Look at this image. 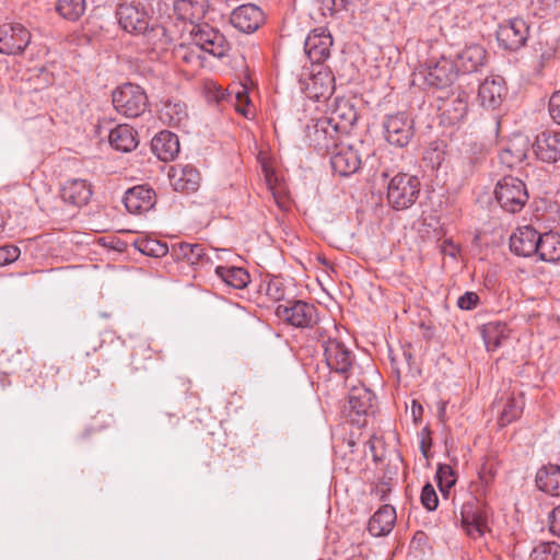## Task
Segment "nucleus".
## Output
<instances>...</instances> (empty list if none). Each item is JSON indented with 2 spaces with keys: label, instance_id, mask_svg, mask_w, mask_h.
I'll return each instance as SVG.
<instances>
[{
  "label": "nucleus",
  "instance_id": "3",
  "mask_svg": "<svg viewBox=\"0 0 560 560\" xmlns=\"http://www.w3.org/2000/svg\"><path fill=\"white\" fill-rule=\"evenodd\" d=\"M491 514V510L487 504L470 498L460 509L462 527L469 537L474 539L479 538L490 529Z\"/></svg>",
  "mask_w": 560,
  "mask_h": 560
},
{
  "label": "nucleus",
  "instance_id": "32",
  "mask_svg": "<svg viewBox=\"0 0 560 560\" xmlns=\"http://www.w3.org/2000/svg\"><path fill=\"white\" fill-rule=\"evenodd\" d=\"M173 254L177 259L186 260L191 266L203 267L211 264V259L201 244H176L173 246Z\"/></svg>",
  "mask_w": 560,
  "mask_h": 560
},
{
  "label": "nucleus",
  "instance_id": "46",
  "mask_svg": "<svg viewBox=\"0 0 560 560\" xmlns=\"http://www.w3.org/2000/svg\"><path fill=\"white\" fill-rule=\"evenodd\" d=\"M497 476V467L493 462L486 460L478 472L479 481L483 487V492L489 487V485L494 480Z\"/></svg>",
  "mask_w": 560,
  "mask_h": 560
},
{
  "label": "nucleus",
  "instance_id": "26",
  "mask_svg": "<svg viewBox=\"0 0 560 560\" xmlns=\"http://www.w3.org/2000/svg\"><path fill=\"white\" fill-rule=\"evenodd\" d=\"M60 196L66 203L80 208L92 197L91 185L85 179H69L62 185Z\"/></svg>",
  "mask_w": 560,
  "mask_h": 560
},
{
  "label": "nucleus",
  "instance_id": "1",
  "mask_svg": "<svg viewBox=\"0 0 560 560\" xmlns=\"http://www.w3.org/2000/svg\"><path fill=\"white\" fill-rule=\"evenodd\" d=\"M188 33L190 43L180 44L175 50V56L192 68L202 67L201 52L221 58L229 51L230 45L225 36L209 24L192 25Z\"/></svg>",
  "mask_w": 560,
  "mask_h": 560
},
{
  "label": "nucleus",
  "instance_id": "21",
  "mask_svg": "<svg viewBox=\"0 0 560 560\" xmlns=\"http://www.w3.org/2000/svg\"><path fill=\"white\" fill-rule=\"evenodd\" d=\"M330 154L331 167L340 176H349L360 168L361 158L359 152L349 144L340 143Z\"/></svg>",
  "mask_w": 560,
  "mask_h": 560
},
{
  "label": "nucleus",
  "instance_id": "38",
  "mask_svg": "<svg viewBox=\"0 0 560 560\" xmlns=\"http://www.w3.org/2000/svg\"><path fill=\"white\" fill-rule=\"evenodd\" d=\"M374 395L365 386H353L349 393V407L358 416L368 415L373 408Z\"/></svg>",
  "mask_w": 560,
  "mask_h": 560
},
{
  "label": "nucleus",
  "instance_id": "20",
  "mask_svg": "<svg viewBox=\"0 0 560 560\" xmlns=\"http://www.w3.org/2000/svg\"><path fill=\"white\" fill-rule=\"evenodd\" d=\"M168 178L172 187L176 191L194 192L199 188L201 177L200 173L192 165L177 164L171 166L168 171Z\"/></svg>",
  "mask_w": 560,
  "mask_h": 560
},
{
  "label": "nucleus",
  "instance_id": "48",
  "mask_svg": "<svg viewBox=\"0 0 560 560\" xmlns=\"http://www.w3.org/2000/svg\"><path fill=\"white\" fill-rule=\"evenodd\" d=\"M480 303V298L476 292L467 291L457 300V306L464 311L475 310Z\"/></svg>",
  "mask_w": 560,
  "mask_h": 560
},
{
  "label": "nucleus",
  "instance_id": "35",
  "mask_svg": "<svg viewBox=\"0 0 560 560\" xmlns=\"http://www.w3.org/2000/svg\"><path fill=\"white\" fill-rule=\"evenodd\" d=\"M160 119L172 127H186L188 121L187 107L180 101H166L160 110Z\"/></svg>",
  "mask_w": 560,
  "mask_h": 560
},
{
  "label": "nucleus",
  "instance_id": "50",
  "mask_svg": "<svg viewBox=\"0 0 560 560\" xmlns=\"http://www.w3.org/2000/svg\"><path fill=\"white\" fill-rule=\"evenodd\" d=\"M549 114L553 121L560 125V90L550 96Z\"/></svg>",
  "mask_w": 560,
  "mask_h": 560
},
{
  "label": "nucleus",
  "instance_id": "51",
  "mask_svg": "<svg viewBox=\"0 0 560 560\" xmlns=\"http://www.w3.org/2000/svg\"><path fill=\"white\" fill-rule=\"evenodd\" d=\"M549 527L552 534L560 536V504L549 514Z\"/></svg>",
  "mask_w": 560,
  "mask_h": 560
},
{
  "label": "nucleus",
  "instance_id": "27",
  "mask_svg": "<svg viewBox=\"0 0 560 560\" xmlns=\"http://www.w3.org/2000/svg\"><path fill=\"white\" fill-rule=\"evenodd\" d=\"M151 149L159 160L163 162L172 161L179 153L178 137L167 130L161 131L153 137Z\"/></svg>",
  "mask_w": 560,
  "mask_h": 560
},
{
  "label": "nucleus",
  "instance_id": "18",
  "mask_svg": "<svg viewBox=\"0 0 560 560\" xmlns=\"http://www.w3.org/2000/svg\"><path fill=\"white\" fill-rule=\"evenodd\" d=\"M156 202V195L152 188L143 185L129 188L125 192L124 203L129 213L143 214L150 211Z\"/></svg>",
  "mask_w": 560,
  "mask_h": 560
},
{
  "label": "nucleus",
  "instance_id": "57",
  "mask_svg": "<svg viewBox=\"0 0 560 560\" xmlns=\"http://www.w3.org/2000/svg\"><path fill=\"white\" fill-rule=\"evenodd\" d=\"M431 446V441H427L424 438L421 440L420 448L424 457H428V452Z\"/></svg>",
  "mask_w": 560,
  "mask_h": 560
},
{
  "label": "nucleus",
  "instance_id": "53",
  "mask_svg": "<svg viewBox=\"0 0 560 560\" xmlns=\"http://www.w3.org/2000/svg\"><path fill=\"white\" fill-rule=\"evenodd\" d=\"M267 294L275 300H280L283 296V291L277 281H270L267 285Z\"/></svg>",
  "mask_w": 560,
  "mask_h": 560
},
{
  "label": "nucleus",
  "instance_id": "59",
  "mask_svg": "<svg viewBox=\"0 0 560 560\" xmlns=\"http://www.w3.org/2000/svg\"><path fill=\"white\" fill-rule=\"evenodd\" d=\"M421 411H422V407L420 405H416V402H413L412 415L416 417L417 412L421 413Z\"/></svg>",
  "mask_w": 560,
  "mask_h": 560
},
{
  "label": "nucleus",
  "instance_id": "10",
  "mask_svg": "<svg viewBox=\"0 0 560 560\" xmlns=\"http://www.w3.org/2000/svg\"><path fill=\"white\" fill-rule=\"evenodd\" d=\"M323 348L327 366L336 373L347 376L353 365L352 352L338 338L331 336L323 340Z\"/></svg>",
  "mask_w": 560,
  "mask_h": 560
},
{
  "label": "nucleus",
  "instance_id": "28",
  "mask_svg": "<svg viewBox=\"0 0 560 560\" xmlns=\"http://www.w3.org/2000/svg\"><path fill=\"white\" fill-rule=\"evenodd\" d=\"M396 510L390 504L381 506L369 521V532L375 537L389 534L396 522Z\"/></svg>",
  "mask_w": 560,
  "mask_h": 560
},
{
  "label": "nucleus",
  "instance_id": "31",
  "mask_svg": "<svg viewBox=\"0 0 560 560\" xmlns=\"http://www.w3.org/2000/svg\"><path fill=\"white\" fill-rule=\"evenodd\" d=\"M108 140L115 150L121 152H131L139 143L136 130L127 124H120L112 129Z\"/></svg>",
  "mask_w": 560,
  "mask_h": 560
},
{
  "label": "nucleus",
  "instance_id": "19",
  "mask_svg": "<svg viewBox=\"0 0 560 560\" xmlns=\"http://www.w3.org/2000/svg\"><path fill=\"white\" fill-rule=\"evenodd\" d=\"M538 160L545 163H556L560 160V131L544 130L537 135L533 144Z\"/></svg>",
  "mask_w": 560,
  "mask_h": 560
},
{
  "label": "nucleus",
  "instance_id": "40",
  "mask_svg": "<svg viewBox=\"0 0 560 560\" xmlns=\"http://www.w3.org/2000/svg\"><path fill=\"white\" fill-rule=\"evenodd\" d=\"M228 98L233 103L236 112L245 117H249L253 112L250 109V101L246 86L238 85L229 90Z\"/></svg>",
  "mask_w": 560,
  "mask_h": 560
},
{
  "label": "nucleus",
  "instance_id": "23",
  "mask_svg": "<svg viewBox=\"0 0 560 560\" xmlns=\"http://www.w3.org/2000/svg\"><path fill=\"white\" fill-rule=\"evenodd\" d=\"M539 233L530 225L518 228L510 237L511 250L523 257L536 255Z\"/></svg>",
  "mask_w": 560,
  "mask_h": 560
},
{
  "label": "nucleus",
  "instance_id": "25",
  "mask_svg": "<svg viewBox=\"0 0 560 560\" xmlns=\"http://www.w3.org/2000/svg\"><path fill=\"white\" fill-rule=\"evenodd\" d=\"M529 140L524 136L513 137L499 153L500 163L509 168L522 164L529 152Z\"/></svg>",
  "mask_w": 560,
  "mask_h": 560
},
{
  "label": "nucleus",
  "instance_id": "37",
  "mask_svg": "<svg viewBox=\"0 0 560 560\" xmlns=\"http://www.w3.org/2000/svg\"><path fill=\"white\" fill-rule=\"evenodd\" d=\"M510 330L505 323L490 322L481 327V336L488 351H494L509 338Z\"/></svg>",
  "mask_w": 560,
  "mask_h": 560
},
{
  "label": "nucleus",
  "instance_id": "14",
  "mask_svg": "<svg viewBox=\"0 0 560 560\" xmlns=\"http://www.w3.org/2000/svg\"><path fill=\"white\" fill-rule=\"evenodd\" d=\"M335 79L324 68H319L316 72L302 73L300 83L310 98L320 100L329 96L335 89Z\"/></svg>",
  "mask_w": 560,
  "mask_h": 560
},
{
  "label": "nucleus",
  "instance_id": "34",
  "mask_svg": "<svg viewBox=\"0 0 560 560\" xmlns=\"http://www.w3.org/2000/svg\"><path fill=\"white\" fill-rule=\"evenodd\" d=\"M537 487L553 497H560V464H549L538 470L536 475Z\"/></svg>",
  "mask_w": 560,
  "mask_h": 560
},
{
  "label": "nucleus",
  "instance_id": "11",
  "mask_svg": "<svg viewBox=\"0 0 560 560\" xmlns=\"http://www.w3.org/2000/svg\"><path fill=\"white\" fill-rule=\"evenodd\" d=\"M419 75L422 77L428 86L444 89L453 83L457 72L451 59L441 57L436 61L428 62L419 71Z\"/></svg>",
  "mask_w": 560,
  "mask_h": 560
},
{
  "label": "nucleus",
  "instance_id": "56",
  "mask_svg": "<svg viewBox=\"0 0 560 560\" xmlns=\"http://www.w3.org/2000/svg\"><path fill=\"white\" fill-rule=\"evenodd\" d=\"M212 88L214 90V93H213V95L210 96L211 98L215 100L217 102H220L221 100H223L225 97L221 88H219L214 84Z\"/></svg>",
  "mask_w": 560,
  "mask_h": 560
},
{
  "label": "nucleus",
  "instance_id": "43",
  "mask_svg": "<svg viewBox=\"0 0 560 560\" xmlns=\"http://www.w3.org/2000/svg\"><path fill=\"white\" fill-rule=\"evenodd\" d=\"M136 246L142 254L151 257H163L168 253L166 243L154 238H144L136 242Z\"/></svg>",
  "mask_w": 560,
  "mask_h": 560
},
{
  "label": "nucleus",
  "instance_id": "60",
  "mask_svg": "<svg viewBox=\"0 0 560 560\" xmlns=\"http://www.w3.org/2000/svg\"><path fill=\"white\" fill-rule=\"evenodd\" d=\"M3 226H4L3 218L0 217V232L3 230Z\"/></svg>",
  "mask_w": 560,
  "mask_h": 560
},
{
  "label": "nucleus",
  "instance_id": "58",
  "mask_svg": "<svg viewBox=\"0 0 560 560\" xmlns=\"http://www.w3.org/2000/svg\"><path fill=\"white\" fill-rule=\"evenodd\" d=\"M553 54H555V50H549L547 52L541 54L540 58L542 61H547L553 56Z\"/></svg>",
  "mask_w": 560,
  "mask_h": 560
},
{
  "label": "nucleus",
  "instance_id": "17",
  "mask_svg": "<svg viewBox=\"0 0 560 560\" xmlns=\"http://www.w3.org/2000/svg\"><path fill=\"white\" fill-rule=\"evenodd\" d=\"M332 38L325 30H314L304 43V51L312 63L322 65L330 55Z\"/></svg>",
  "mask_w": 560,
  "mask_h": 560
},
{
  "label": "nucleus",
  "instance_id": "41",
  "mask_svg": "<svg viewBox=\"0 0 560 560\" xmlns=\"http://www.w3.org/2000/svg\"><path fill=\"white\" fill-rule=\"evenodd\" d=\"M58 13L69 21L79 20L85 12V0H58L56 7Z\"/></svg>",
  "mask_w": 560,
  "mask_h": 560
},
{
  "label": "nucleus",
  "instance_id": "6",
  "mask_svg": "<svg viewBox=\"0 0 560 560\" xmlns=\"http://www.w3.org/2000/svg\"><path fill=\"white\" fill-rule=\"evenodd\" d=\"M276 315L282 322L298 328L312 327L318 320L315 305L300 300L288 302V304H279L276 308Z\"/></svg>",
  "mask_w": 560,
  "mask_h": 560
},
{
  "label": "nucleus",
  "instance_id": "42",
  "mask_svg": "<svg viewBox=\"0 0 560 560\" xmlns=\"http://www.w3.org/2000/svg\"><path fill=\"white\" fill-rule=\"evenodd\" d=\"M523 407L524 401L522 396L509 397L500 412L499 424L501 427H505L516 420L521 416Z\"/></svg>",
  "mask_w": 560,
  "mask_h": 560
},
{
  "label": "nucleus",
  "instance_id": "44",
  "mask_svg": "<svg viewBox=\"0 0 560 560\" xmlns=\"http://www.w3.org/2000/svg\"><path fill=\"white\" fill-rule=\"evenodd\" d=\"M530 560H560V545L557 542H542L535 547Z\"/></svg>",
  "mask_w": 560,
  "mask_h": 560
},
{
  "label": "nucleus",
  "instance_id": "39",
  "mask_svg": "<svg viewBox=\"0 0 560 560\" xmlns=\"http://www.w3.org/2000/svg\"><path fill=\"white\" fill-rule=\"evenodd\" d=\"M215 273L233 289H244L250 281L249 273L242 267L217 266Z\"/></svg>",
  "mask_w": 560,
  "mask_h": 560
},
{
  "label": "nucleus",
  "instance_id": "12",
  "mask_svg": "<svg viewBox=\"0 0 560 560\" xmlns=\"http://www.w3.org/2000/svg\"><path fill=\"white\" fill-rule=\"evenodd\" d=\"M340 135H343L341 130L337 129L326 117L317 119L308 132L313 145L318 151L327 153H330L340 145Z\"/></svg>",
  "mask_w": 560,
  "mask_h": 560
},
{
  "label": "nucleus",
  "instance_id": "16",
  "mask_svg": "<svg viewBox=\"0 0 560 560\" xmlns=\"http://www.w3.org/2000/svg\"><path fill=\"white\" fill-rule=\"evenodd\" d=\"M230 21L238 31L253 33L264 23L265 14L259 7L246 3L232 11Z\"/></svg>",
  "mask_w": 560,
  "mask_h": 560
},
{
  "label": "nucleus",
  "instance_id": "33",
  "mask_svg": "<svg viewBox=\"0 0 560 560\" xmlns=\"http://www.w3.org/2000/svg\"><path fill=\"white\" fill-rule=\"evenodd\" d=\"M468 112V94L464 91L452 93L443 104V115L450 124L462 121Z\"/></svg>",
  "mask_w": 560,
  "mask_h": 560
},
{
  "label": "nucleus",
  "instance_id": "15",
  "mask_svg": "<svg viewBox=\"0 0 560 560\" xmlns=\"http://www.w3.org/2000/svg\"><path fill=\"white\" fill-rule=\"evenodd\" d=\"M487 60V51L478 44L467 45L455 57L453 65L458 73L468 74L479 71Z\"/></svg>",
  "mask_w": 560,
  "mask_h": 560
},
{
  "label": "nucleus",
  "instance_id": "22",
  "mask_svg": "<svg viewBox=\"0 0 560 560\" xmlns=\"http://www.w3.org/2000/svg\"><path fill=\"white\" fill-rule=\"evenodd\" d=\"M325 117L342 133H348L358 119L353 104L347 98H336Z\"/></svg>",
  "mask_w": 560,
  "mask_h": 560
},
{
  "label": "nucleus",
  "instance_id": "30",
  "mask_svg": "<svg viewBox=\"0 0 560 560\" xmlns=\"http://www.w3.org/2000/svg\"><path fill=\"white\" fill-rule=\"evenodd\" d=\"M208 9V0H175L174 13L178 20L188 21L189 28L201 20Z\"/></svg>",
  "mask_w": 560,
  "mask_h": 560
},
{
  "label": "nucleus",
  "instance_id": "61",
  "mask_svg": "<svg viewBox=\"0 0 560 560\" xmlns=\"http://www.w3.org/2000/svg\"><path fill=\"white\" fill-rule=\"evenodd\" d=\"M382 176L386 178V177H388V176H389V173H388L387 171H384V172L382 173Z\"/></svg>",
  "mask_w": 560,
  "mask_h": 560
},
{
  "label": "nucleus",
  "instance_id": "24",
  "mask_svg": "<svg viewBox=\"0 0 560 560\" xmlns=\"http://www.w3.org/2000/svg\"><path fill=\"white\" fill-rule=\"evenodd\" d=\"M505 93L506 88L504 79L499 75L486 78L478 90V96L481 105L491 109L501 105Z\"/></svg>",
  "mask_w": 560,
  "mask_h": 560
},
{
  "label": "nucleus",
  "instance_id": "55",
  "mask_svg": "<svg viewBox=\"0 0 560 560\" xmlns=\"http://www.w3.org/2000/svg\"><path fill=\"white\" fill-rule=\"evenodd\" d=\"M212 88L214 90V93H213V95L210 96L211 98L215 100L217 102H220L221 100H223L225 97L221 88H219L214 84Z\"/></svg>",
  "mask_w": 560,
  "mask_h": 560
},
{
  "label": "nucleus",
  "instance_id": "52",
  "mask_svg": "<svg viewBox=\"0 0 560 560\" xmlns=\"http://www.w3.org/2000/svg\"><path fill=\"white\" fill-rule=\"evenodd\" d=\"M392 491V486L389 481H380L375 485L373 492L381 500L386 501L389 492Z\"/></svg>",
  "mask_w": 560,
  "mask_h": 560
},
{
  "label": "nucleus",
  "instance_id": "5",
  "mask_svg": "<svg viewBox=\"0 0 560 560\" xmlns=\"http://www.w3.org/2000/svg\"><path fill=\"white\" fill-rule=\"evenodd\" d=\"M495 199L508 212L521 211L528 200L525 184L517 177L505 176L498 182L494 190Z\"/></svg>",
  "mask_w": 560,
  "mask_h": 560
},
{
  "label": "nucleus",
  "instance_id": "47",
  "mask_svg": "<svg viewBox=\"0 0 560 560\" xmlns=\"http://www.w3.org/2000/svg\"><path fill=\"white\" fill-rule=\"evenodd\" d=\"M421 503L428 511H434L438 508V494L431 483H427L421 491Z\"/></svg>",
  "mask_w": 560,
  "mask_h": 560
},
{
  "label": "nucleus",
  "instance_id": "62",
  "mask_svg": "<svg viewBox=\"0 0 560 560\" xmlns=\"http://www.w3.org/2000/svg\"><path fill=\"white\" fill-rule=\"evenodd\" d=\"M332 328H334V330H336V331H337V326H336V324H335V323H332Z\"/></svg>",
  "mask_w": 560,
  "mask_h": 560
},
{
  "label": "nucleus",
  "instance_id": "13",
  "mask_svg": "<svg viewBox=\"0 0 560 560\" xmlns=\"http://www.w3.org/2000/svg\"><path fill=\"white\" fill-rule=\"evenodd\" d=\"M528 33L527 23L523 19L515 18L499 26L497 39L501 47L517 50L525 45Z\"/></svg>",
  "mask_w": 560,
  "mask_h": 560
},
{
  "label": "nucleus",
  "instance_id": "45",
  "mask_svg": "<svg viewBox=\"0 0 560 560\" xmlns=\"http://www.w3.org/2000/svg\"><path fill=\"white\" fill-rule=\"evenodd\" d=\"M438 485L441 492L446 493L456 482L455 474L450 465L441 464L436 470Z\"/></svg>",
  "mask_w": 560,
  "mask_h": 560
},
{
  "label": "nucleus",
  "instance_id": "2",
  "mask_svg": "<svg viewBox=\"0 0 560 560\" xmlns=\"http://www.w3.org/2000/svg\"><path fill=\"white\" fill-rule=\"evenodd\" d=\"M420 180L417 176L398 173L387 185V200L396 210L410 208L419 197Z\"/></svg>",
  "mask_w": 560,
  "mask_h": 560
},
{
  "label": "nucleus",
  "instance_id": "9",
  "mask_svg": "<svg viewBox=\"0 0 560 560\" xmlns=\"http://www.w3.org/2000/svg\"><path fill=\"white\" fill-rule=\"evenodd\" d=\"M31 32L19 22L0 24V52L4 55L22 54L30 45Z\"/></svg>",
  "mask_w": 560,
  "mask_h": 560
},
{
  "label": "nucleus",
  "instance_id": "36",
  "mask_svg": "<svg viewBox=\"0 0 560 560\" xmlns=\"http://www.w3.org/2000/svg\"><path fill=\"white\" fill-rule=\"evenodd\" d=\"M536 255L542 261L555 262L560 260V235L553 232L540 234Z\"/></svg>",
  "mask_w": 560,
  "mask_h": 560
},
{
  "label": "nucleus",
  "instance_id": "54",
  "mask_svg": "<svg viewBox=\"0 0 560 560\" xmlns=\"http://www.w3.org/2000/svg\"><path fill=\"white\" fill-rule=\"evenodd\" d=\"M534 4L538 5L541 10V15L547 13L550 9L556 7L557 0H532Z\"/></svg>",
  "mask_w": 560,
  "mask_h": 560
},
{
  "label": "nucleus",
  "instance_id": "7",
  "mask_svg": "<svg viewBox=\"0 0 560 560\" xmlns=\"http://www.w3.org/2000/svg\"><path fill=\"white\" fill-rule=\"evenodd\" d=\"M383 129L386 141L397 148L407 147L415 135L413 120L402 112L385 116Z\"/></svg>",
  "mask_w": 560,
  "mask_h": 560
},
{
  "label": "nucleus",
  "instance_id": "49",
  "mask_svg": "<svg viewBox=\"0 0 560 560\" xmlns=\"http://www.w3.org/2000/svg\"><path fill=\"white\" fill-rule=\"evenodd\" d=\"M20 256V249L16 246L0 247V266L13 262Z\"/></svg>",
  "mask_w": 560,
  "mask_h": 560
},
{
  "label": "nucleus",
  "instance_id": "8",
  "mask_svg": "<svg viewBox=\"0 0 560 560\" xmlns=\"http://www.w3.org/2000/svg\"><path fill=\"white\" fill-rule=\"evenodd\" d=\"M116 16L121 28L136 36L145 31L152 20L145 5L137 1L120 3Z\"/></svg>",
  "mask_w": 560,
  "mask_h": 560
},
{
  "label": "nucleus",
  "instance_id": "4",
  "mask_svg": "<svg viewBox=\"0 0 560 560\" xmlns=\"http://www.w3.org/2000/svg\"><path fill=\"white\" fill-rule=\"evenodd\" d=\"M113 105L121 115L139 117L148 107V96L137 84L126 83L113 92Z\"/></svg>",
  "mask_w": 560,
  "mask_h": 560
},
{
  "label": "nucleus",
  "instance_id": "29",
  "mask_svg": "<svg viewBox=\"0 0 560 560\" xmlns=\"http://www.w3.org/2000/svg\"><path fill=\"white\" fill-rule=\"evenodd\" d=\"M142 37L143 44L153 51H163L168 48L172 43V35L168 33L166 27L162 24H158L152 20L149 22L145 31L139 35Z\"/></svg>",
  "mask_w": 560,
  "mask_h": 560
}]
</instances>
